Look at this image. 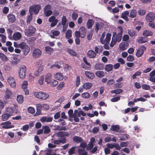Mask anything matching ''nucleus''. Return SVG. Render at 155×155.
Instances as JSON below:
<instances>
[{
	"label": "nucleus",
	"mask_w": 155,
	"mask_h": 155,
	"mask_svg": "<svg viewBox=\"0 0 155 155\" xmlns=\"http://www.w3.org/2000/svg\"><path fill=\"white\" fill-rule=\"evenodd\" d=\"M33 94L35 97L41 99L45 100L49 97L48 94L41 91L35 92Z\"/></svg>",
	"instance_id": "1"
},
{
	"label": "nucleus",
	"mask_w": 155,
	"mask_h": 155,
	"mask_svg": "<svg viewBox=\"0 0 155 155\" xmlns=\"http://www.w3.org/2000/svg\"><path fill=\"white\" fill-rule=\"evenodd\" d=\"M19 47L20 48L23 50L24 54L25 55H27L29 52L30 48L25 43L21 42L19 44Z\"/></svg>",
	"instance_id": "2"
},
{
	"label": "nucleus",
	"mask_w": 155,
	"mask_h": 155,
	"mask_svg": "<svg viewBox=\"0 0 155 155\" xmlns=\"http://www.w3.org/2000/svg\"><path fill=\"white\" fill-rule=\"evenodd\" d=\"M41 8V7L39 5H33L30 7L29 12L31 14H33L34 13L36 15L38 14Z\"/></svg>",
	"instance_id": "3"
},
{
	"label": "nucleus",
	"mask_w": 155,
	"mask_h": 155,
	"mask_svg": "<svg viewBox=\"0 0 155 155\" xmlns=\"http://www.w3.org/2000/svg\"><path fill=\"white\" fill-rule=\"evenodd\" d=\"M26 70V68L25 66L22 65L20 67L19 71V76L20 79H23L25 78Z\"/></svg>",
	"instance_id": "4"
},
{
	"label": "nucleus",
	"mask_w": 155,
	"mask_h": 155,
	"mask_svg": "<svg viewBox=\"0 0 155 155\" xmlns=\"http://www.w3.org/2000/svg\"><path fill=\"white\" fill-rule=\"evenodd\" d=\"M36 30L35 28L32 26H30L28 29L25 30V33L26 35L29 37L31 36Z\"/></svg>",
	"instance_id": "5"
},
{
	"label": "nucleus",
	"mask_w": 155,
	"mask_h": 155,
	"mask_svg": "<svg viewBox=\"0 0 155 155\" xmlns=\"http://www.w3.org/2000/svg\"><path fill=\"white\" fill-rule=\"evenodd\" d=\"M118 29L120 31V32L118 33L114 38L118 42H120L122 38V34L123 32V29L121 27H118Z\"/></svg>",
	"instance_id": "6"
},
{
	"label": "nucleus",
	"mask_w": 155,
	"mask_h": 155,
	"mask_svg": "<svg viewBox=\"0 0 155 155\" xmlns=\"http://www.w3.org/2000/svg\"><path fill=\"white\" fill-rule=\"evenodd\" d=\"M51 7L50 5H47L44 8V12L45 15L46 16H49L51 15L52 12L50 10Z\"/></svg>",
	"instance_id": "7"
},
{
	"label": "nucleus",
	"mask_w": 155,
	"mask_h": 155,
	"mask_svg": "<svg viewBox=\"0 0 155 155\" xmlns=\"http://www.w3.org/2000/svg\"><path fill=\"white\" fill-rule=\"evenodd\" d=\"M7 81L12 87L14 88L16 87L15 81L13 77L11 76H9L8 79Z\"/></svg>",
	"instance_id": "8"
},
{
	"label": "nucleus",
	"mask_w": 155,
	"mask_h": 155,
	"mask_svg": "<svg viewBox=\"0 0 155 155\" xmlns=\"http://www.w3.org/2000/svg\"><path fill=\"white\" fill-rule=\"evenodd\" d=\"M155 18L154 14L152 12H149L146 16V20L148 22H152Z\"/></svg>",
	"instance_id": "9"
},
{
	"label": "nucleus",
	"mask_w": 155,
	"mask_h": 155,
	"mask_svg": "<svg viewBox=\"0 0 155 155\" xmlns=\"http://www.w3.org/2000/svg\"><path fill=\"white\" fill-rule=\"evenodd\" d=\"M21 34L20 32H16L13 34L12 38H10L9 36V38L10 39L11 38L12 39L13 38L14 40L18 41L21 39Z\"/></svg>",
	"instance_id": "10"
},
{
	"label": "nucleus",
	"mask_w": 155,
	"mask_h": 155,
	"mask_svg": "<svg viewBox=\"0 0 155 155\" xmlns=\"http://www.w3.org/2000/svg\"><path fill=\"white\" fill-rule=\"evenodd\" d=\"M11 124L10 121H7L1 124V125H2V128L7 129L14 127L13 126L10 125Z\"/></svg>",
	"instance_id": "11"
},
{
	"label": "nucleus",
	"mask_w": 155,
	"mask_h": 155,
	"mask_svg": "<svg viewBox=\"0 0 155 155\" xmlns=\"http://www.w3.org/2000/svg\"><path fill=\"white\" fill-rule=\"evenodd\" d=\"M53 118L51 117L44 116L42 117L40 119V121L42 123L51 122Z\"/></svg>",
	"instance_id": "12"
},
{
	"label": "nucleus",
	"mask_w": 155,
	"mask_h": 155,
	"mask_svg": "<svg viewBox=\"0 0 155 155\" xmlns=\"http://www.w3.org/2000/svg\"><path fill=\"white\" fill-rule=\"evenodd\" d=\"M41 54V51L38 49H35L33 52V56L34 58H38Z\"/></svg>",
	"instance_id": "13"
},
{
	"label": "nucleus",
	"mask_w": 155,
	"mask_h": 155,
	"mask_svg": "<svg viewBox=\"0 0 155 155\" xmlns=\"http://www.w3.org/2000/svg\"><path fill=\"white\" fill-rule=\"evenodd\" d=\"M53 142L55 145H59L61 143L64 144L66 143V139L65 138H63L59 140H54Z\"/></svg>",
	"instance_id": "14"
},
{
	"label": "nucleus",
	"mask_w": 155,
	"mask_h": 155,
	"mask_svg": "<svg viewBox=\"0 0 155 155\" xmlns=\"http://www.w3.org/2000/svg\"><path fill=\"white\" fill-rule=\"evenodd\" d=\"M129 47V44L127 43L122 42L119 45L120 49L122 51L126 49Z\"/></svg>",
	"instance_id": "15"
},
{
	"label": "nucleus",
	"mask_w": 155,
	"mask_h": 155,
	"mask_svg": "<svg viewBox=\"0 0 155 155\" xmlns=\"http://www.w3.org/2000/svg\"><path fill=\"white\" fill-rule=\"evenodd\" d=\"M145 47L144 46L141 47L138 49L136 54V56L138 57H140L143 53L144 50H145Z\"/></svg>",
	"instance_id": "16"
},
{
	"label": "nucleus",
	"mask_w": 155,
	"mask_h": 155,
	"mask_svg": "<svg viewBox=\"0 0 155 155\" xmlns=\"http://www.w3.org/2000/svg\"><path fill=\"white\" fill-rule=\"evenodd\" d=\"M52 74L51 73H48L45 76V81L47 84H49L50 82L52 80Z\"/></svg>",
	"instance_id": "17"
},
{
	"label": "nucleus",
	"mask_w": 155,
	"mask_h": 155,
	"mask_svg": "<svg viewBox=\"0 0 155 155\" xmlns=\"http://www.w3.org/2000/svg\"><path fill=\"white\" fill-rule=\"evenodd\" d=\"M79 32L81 33V37L82 38L84 37L86 34V30L85 28L83 26L80 27Z\"/></svg>",
	"instance_id": "18"
},
{
	"label": "nucleus",
	"mask_w": 155,
	"mask_h": 155,
	"mask_svg": "<svg viewBox=\"0 0 155 155\" xmlns=\"http://www.w3.org/2000/svg\"><path fill=\"white\" fill-rule=\"evenodd\" d=\"M74 114L77 116L78 117H80L81 115L83 116H85L86 115V114L82 110L79 111L78 110H75L74 111Z\"/></svg>",
	"instance_id": "19"
},
{
	"label": "nucleus",
	"mask_w": 155,
	"mask_h": 155,
	"mask_svg": "<svg viewBox=\"0 0 155 155\" xmlns=\"http://www.w3.org/2000/svg\"><path fill=\"white\" fill-rule=\"evenodd\" d=\"M87 55L89 58H94L96 55V54L95 51L92 50H89L87 52Z\"/></svg>",
	"instance_id": "20"
},
{
	"label": "nucleus",
	"mask_w": 155,
	"mask_h": 155,
	"mask_svg": "<svg viewBox=\"0 0 155 155\" xmlns=\"http://www.w3.org/2000/svg\"><path fill=\"white\" fill-rule=\"evenodd\" d=\"M9 22L13 23L16 20L15 16L12 14H8L7 16Z\"/></svg>",
	"instance_id": "21"
},
{
	"label": "nucleus",
	"mask_w": 155,
	"mask_h": 155,
	"mask_svg": "<svg viewBox=\"0 0 155 155\" xmlns=\"http://www.w3.org/2000/svg\"><path fill=\"white\" fill-rule=\"evenodd\" d=\"M14 107H8L6 109V112L10 116L12 115L14 112Z\"/></svg>",
	"instance_id": "22"
},
{
	"label": "nucleus",
	"mask_w": 155,
	"mask_h": 155,
	"mask_svg": "<svg viewBox=\"0 0 155 155\" xmlns=\"http://www.w3.org/2000/svg\"><path fill=\"white\" fill-rule=\"evenodd\" d=\"M129 14V12L128 11H125L123 12L121 15V18H123L126 21H128L129 20L128 18L127 17V16Z\"/></svg>",
	"instance_id": "23"
},
{
	"label": "nucleus",
	"mask_w": 155,
	"mask_h": 155,
	"mask_svg": "<svg viewBox=\"0 0 155 155\" xmlns=\"http://www.w3.org/2000/svg\"><path fill=\"white\" fill-rule=\"evenodd\" d=\"M54 78L57 80L61 81L63 79L64 76L60 73H57L54 75Z\"/></svg>",
	"instance_id": "24"
},
{
	"label": "nucleus",
	"mask_w": 155,
	"mask_h": 155,
	"mask_svg": "<svg viewBox=\"0 0 155 155\" xmlns=\"http://www.w3.org/2000/svg\"><path fill=\"white\" fill-rule=\"evenodd\" d=\"M78 153L79 155H87V152L85 149L79 148L78 149Z\"/></svg>",
	"instance_id": "25"
},
{
	"label": "nucleus",
	"mask_w": 155,
	"mask_h": 155,
	"mask_svg": "<svg viewBox=\"0 0 155 155\" xmlns=\"http://www.w3.org/2000/svg\"><path fill=\"white\" fill-rule=\"evenodd\" d=\"M93 84L92 83L89 82L85 83L82 85V87L84 89L86 90L90 89L92 87Z\"/></svg>",
	"instance_id": "26"
},
{
	"label": "nucleus",
	"mask_w": 155,
	"mask_h": 155,
	"mask_svg": "<svg viewBox=\"0 0 155 155\" xmlns=\"http://www.w3.org/2000/svg\"><path fill=\"white\" fill-rule=\"evenodd\" d=\"M137 14V12L135 9H133L130 11L129 17L132 18H133L136 16Z\"/></svg>",
	"instance_id": "27"
},
{
	"label": "nucleus",
	"mask_w": 155,
	"mask_h": 155,
	"mask_svg": "<svg viewBox=\"0 0 155 155\" xmlns=\"http://www.w3.org/2000/svg\"><path fill=\"white\" fill-rule=\"evenodd\" d=\"M12 93L8 89H7L5 97L6 99H9L12 97Z\"/></svg>",
	"instance_id": "28"
},
{
	"label": "nucleus",
	"mask_w": 155,
	"mask_h": 155,
	"mask_svg": "<svg viewBox=\"0 0 155 155\" xmlns=\"http://www.w3.org/2000/svg\"><path fill=\"white\" fill-rule=\"evenodd\" d=\"M111 35L110 33H108L106 35V38L104 40V44L106 43V44H108L110 40Z\"/></svg>",
	"instance_id": "29"
},
{
	"label": "nucleus",
	"mask_w": 155,
	"mask_h": 155,
	"mask_svg": "<svg viewBox=\"0 0 155 155\" xmlns=\"http://www.w3.org/2000/svg\"><path fill=\"white\" fill-rule=\"evenodd\" d=\"M110 130L113 131L120 132V127L118 125L112 126Z\"/></svg>",
	"instance_id": "30"
},
{
	"label": "nucleus",
	"mask_w": 155,
	"mask_h": 155,
	"mask_svg": "<svg viewBox=\"0 0 155 155\" xmlns=\"http://www.w3.org/2000/svg\"><path fill=\"white\" fill-rule=\"evenodd\" d=\"M153 35V33L149 30H145L143 33V35L145 37H148L150 36H152Z\"/></svg>",
	"instance_id": "31"
},
{
	"label": "nucleus",
	"mask_w": 155,
	"mask_h": 155,
	"mask_svg": "<svg viewBox=\"0 0 155 155\" xmlns=\"http://www.w3.org/2000/svg\"><path fill=\"white\" fill-rule=\"evenodd\" d=\"M17 101L19 104H22L24 101V97L21 95H19L17 96Z\"/></svg>",
	"instance_id": "32"
},
{
	"label": "nucleus",
	"mask_w": 155,
	"mask_h": 155,
	"mask_svg": "<svg viewBox=\"0 0 155 155\" xmlns=\"http://www.w3.org/2000/svg\"><path fill=\"white\" fill-rule=\"evenodd\" d=\"M85 73L89 79H94V74L91 73L90 72L85 71Z\"/></svg>",
	"instance_id": "33"
},
{
	"label": "nucleus",
	"mask_w": 155,
	"mask_h": 155,
	"mask_svg": "<svg viewBox=\"0 0 155 155\" xmlns=\"http://www.w3.org/2000/svg\"><path fill=\"white\" fill-rule=\"evenodd\" d=\"M42 129L44 131V133L45 134L48 133L51 131V130L49 128V127L47 126H45L43 127Z\"/></svg>",
	"instance_id": "34"
},
{
	"label": "nucleus",
	"mask_w": 155,
	"mask_h": 155,
	"mask_svg": "<svg viewBox=\"0 0 155 155\" xmlns=\"http://www.w3.org/2000/svg\"><path fill=\"white\" fill-rule=\"evenodd\" d=\"M43 70V68L40 67L38 68V69L35 71L34 75L35 76H38L40 75Z\"/></svg>",
	"instance_id": "35"
},
{
	"label": "nucleus",
	"mask_w": 155,
	"mask_h": 155,
	"mask_svg": "<svg viewBox=\"0 0 155 155\" xmlns=\"http://www.w3.org/2000/svg\"><path fill=\"white\" fill-rule=\"evenodd\" d=\"M95 74L99 78L103 77L105 75L104 72L102 71H97L96 72Z\"/></svg>",
	"instance_id": "36"
},
{
	"label": "nucleus",
	"mask_w": 155,
	"mask_h": 155,
	"mask_svg": "<svg viewBox=\"0 0 155 155\" xmlns=\"http://www.w3.org/2000/svg\"><path fill=\"white\" fill-rule=\"evenodd\" d=\"M73 140L77 143H80L83 141L82 139L80 137L75 136L73 138Z\"/></svg>",
	"instance_id": "37"
},
{
	"label": "nucleus",
	"mask_w": 155,
	"mask_h": 155,
	"mask_svg": "<svg viewBox=\"0 0 155 155\" xmlns=\"http://www.w3.org/2000/svg\"><path fill=\"white\" fill-rule=\"evenodd\" d=\"M147 38H146L141 37L138 40L137 42L138 43H143L147 42Z\"/></svg>",
	"instance_id": "38"
},
{
	"label": "nucleus",
	"mask_w": 155,
	"mask_h": 155,
	"mask_svg": "<svg viewBox=\"0 0 155 155\" xmlns=\"http://www.w3.org/2000/svg\"><path fill=\"white\" fill-rule=\"evenodd\" d=\"M94 24L93 21L91 19H89L87 23V25L88 28H90L92 27Z\"/></svg>",
	"instance_id": "39"
},
{
	"label": "nucleus",
	"mask_w": 155,
	"mask_h": 155,
	"mask_svg": "<svg viewBox=\"0 0 155 155\" xmlns=\"http://www.w3.org/2000/svg\"><path fill=\"white\" fill-rule=\"evenodd\" d=\"M103 68V64L100 63L97 64L95 66V69L97 70H102Z\"/></svg>",
	"instance_id": "40"
},
{
	"label": "nucleus",
	"mask_w": 155,
	"mask_h": 155,
	"mask_svg": "<svg viewBox=\"0 0 155 155\" xmlns=\"http://www.w3.org/2000/svg\"><path fill=\"white\" fill-rule=\"evenodd\" d=\"M113 65L111 64H108L106 65L105 69V70L108 72L111 71L113 69Z\"/></svg>",
	"instance_id": "41"
},
{
	"label": "nucleus",
	"mask_w": 155,
	"mask_h": 155,
	"mask_svg": "<svg viewBox=\"0 0 155 155\" xmlns=\"http://www.w3.org/2000/svg\"><path fill=\"white\" fill-rule=\"evenodd\" d=\"M52 87H55L58 84V81L56 80L52 79L49 83Z\"/></svg>",
	"instance_id": "42"
},
{
	"label": "nucleus",
	"mask_w": 155,
	"mask_h": 155,
	"mask_svg": "<svg viewBox=\"0 0 155 155\" xmlns=\"http://www.w3.org/2000/svg\"><path fill=\"white\" fill-rule=\"evenodd\" d=\"M66 18L65 16H63L62 17V24L63 26L64 29H63V31H65L66 30Z\"/></svg>",
	"instance_id": "43"
},
{
	"label": "nucleus",
	"mask_w": 155,
	"mask_h": 155,
	"mask_svg": "<svg viewBox=\"0 0 155 155\" xmlns=\"http://www.w3.org/2000/svg\"><path fill=\"white\" fill-rule=\"evenodd\" d=\"M81 97L85 99H87L90 98L91 95L87 92H84L81 94Z\"/></svg>",
	"instance_id": "44"
},
{
	"label": "nucleus",
	"mask_w": 155,
	"mask_h": 155,
	"mask_svg": "<svg viewBox=\"0 0 155 155\" xmlns=\"http://www.w3.org/2000/svg\"><path fill=\"white\" fill-rule=\"evenodd\" d=\"M11 116L7 113L3 114L2 116V119L3 121L7 120Z\"/></svg>",
	"instance_id": "45"
},
{
	"label": "nucleus",
	"mask_w": 155,
	"mask_h": 155,
	"mask_svg": "<svg viewBox=\"0 0 155 155\" xmlns=\"http://www.w3.org/2000/svg\"><path fill=\"white\" fill-rule=\"evenodd\" d=\"M77 146L72 147L69 150L68 153L69 155H72L75 153V149L77 148Z\"/></svg>",
	"instance_id": "46"
},
{
	"label": "nucleus",
	"mask_w": 155,
	"mask_h": 155,
	"mask_svg": "<svg viewBox=\"0 0 155 155\" xmlns=\"http://www.w3.org/2000/svg\"><path fill=\"white\" fill-rule=\"evenodd\" d=\"M0 58L3 61H6L8 60L7 57L2 53H0Z\"/></svg>",
	"instance_id": "47"
},
{
	"label": "nucleus",
	"mask_w": 155,
	"mask_h": 155,
	"mask_svg": "<svg viewBox=\"0 0 155 155\" xmlns=\"http://www.w3.org/2000/svg\"><path fill=\"white\" fill-rule=\"evenodd\" d=\"M128 34L131 37H135L137 35L136 32L133 30L129 31Z\"/></svg>",
	"instance_id": "48"
},
{
	"label": "nucleus",
	"mask_w": 155,
	"mask_h": 155,
	"mask_svg": "<svg viewBox=\"0 0 155 155\" xmlns=\"http://www.w3.org/2000/svg\"><path fill=\"white\" fill-rule=\"evenodd\" d=\"M103 25V24L101 23H97L96 25L95 30L97 31L99 29L102 27Z\"/></svg>",
	"instance_id": "49"
},
{
	"label": "nucleus",
	"mask_w": 155,
	"mask_h": 155,
	"mask_svg": "<svg viewBox=\"0 0 155 155\" xmlns=\"http://www.w3.org/2000/svg\"><path fill=\"white\" fill-rule=\"evenodd\" d=\"M67 51L68 52L72 55L75 56L76 55V52L72 49L68 48L67 49Z\"/></svg>",
	"instance_id": "50"
},
{
	"label": "nucleus",
	"mask_w": 155,
	"mask_h": 155,
	"mask_svg": "<svg viewBox=\"0 0 155 155\" xmlns=\"http://www.w3.org/2000/svg\"><path fill=\"white\" fill-rule=\"evenodd\" d=\"M72 35V31L71 30H68L67 31V32L65 36L66 37L68 38L69 39L71 37Z\"/></svg>",
	"instance_id": "51"
},
{
	"label": "nucleus",
	"mask_w": 155,
	"mask_h": 155,
	"mask_svg": "<svg viewBox=\"0 0 155 155\" xmlns=\"http://www.w3.org/2000/svg\"><path fill=\"white\" fill-rule=\"evenodd\" d=\"M45 51L46 52L49 54L52 53L53 50L52 48L50 47H45Z\"/></svg>",
	"instance_id": "52"
},
{
	"label": "nucleus",
	"mask_w": 155,
	"mask_h": 155,
	"mask_svg": "<svg viewBox=\"0 0 155 155\" xmlns=\"http://www.w3.org/2000/svg\"><path fill=\"white\" fill-rule=\"evenodd\" d=\"M42 61L41 60H39L38 62H37L36 64V67L37 68L41 67L43 69V66L42 65Z\"/></svg>",
	"instance_id": "53"
},
{
	"label": "nucleus",
	"mask_w": 155,
	"mask_h": 155,
	"mask_svg": "<svg viewBox=\"0 0 155 155\" xmlns=\"http://www.w3.org/2000/svg\"><path fill=\"white\" fill-rule=\"evenodd\" d=\"M28 112L32 114H34L35 112V109L32 107H30L28 108Z\"/></svg>",
	"instance_id": "54"
},
{
	"label": "nucleus",
	"mask_w": 155,
	"mask_h": 155,
	"mask_svg": "<svg viewBox=\"0 0 155 155\" xmlns=\"http://www.w3.org/2000/svg\"><path fill=\"white\" fill-rule=\"evenodd\" d=\"M55 127H56V129L59 130H67L66 127H61L60 126H56Z\"/></svg>",
	"instance_id": "55"
},
{
	"label": "nucleus",
	"mask_w": 155,
	"mask_h": 155,
	"mask_svg": "<svg viewBox=\"0 0 155 155\" xmlns=\"http://www.w3.org/2000/svg\"><path fill=\"white\" fill-rule=\"evenodd\" d=\"M122 91V90L121 89H116L112 91H111V93H114L115 94H118L121 93Z\"/></svg>",
	"instance_id": "56"
},
{
	"label": "nucleus",
	"mask_w": 155,
	"mask_h": 155,
	"mask_svg": "<svg viewBox=\"0 0 155 155\" xmlns=\"http://www.w3.org/2000/svg\"><path fill=\"white\" fill-rule=\"evenodd\" d=\"M117 41L113 38H112V40L110 44V47H112L116 44Z\"/></svg>",
	"instance_id": "57"
},
{
	"label": "nucleus",
	"mask_w": 155,
	"mask_h": 155,
	"mask_svg": "<svg viewBox=\"0 0 155 155\" xmlns=\"http://www.w3.org/2000/svg\"><path fill=\"white\" fill-rule=\"evenodd\" d=\"M129 35L127 34H125L123 35L122 40L123 41H127L129 39Z\"/></svg>",
	"instance_id": "58"
},
{
	"label": "nucleus",
	"mask_w": 155,
	"mask_h": 155,
	"mask_svg": "<svg viewBox=\"0 0 155 155\" xmlns=\"http://www.w3.org/2000/svg\"><path fill=\"white\" fill-rule=\"evenodd\" d=\"M87 144L86 143L84 142H82L80 144V146L79 147H77L81 148L82 149H85L86 147Z\"/></svg>",
	"instance_id": "59"
},
{
	"label": "nucleus",
	"mask_w": 155,
	"mask_h": 155,
	"mask_svg": "<svg viewBox=\"0 0 155 155\" xmlns=\"http://www.w3.org/2000/svg\"><path fill=\"white\" fill-rule=\"evenodd\" d=\"M146 100L142 97H140L139 98H137V99H134V102H136L138 101H141L142 102H144Z\"/></svg>",
	"instance_id": "60"
},
{
	"label": "nucleus",
	"mask_w": 155,
	"mask_h": 155,
	"mask_svg": "<svg viewBox=\"0 0 155 155\" xmlns=\"http://www.w3.org/2000/svg\"><path fill=\"white\" fill-rule=\"evenodd\" d=\"M138 14L140 15H143L145 14L146 11L144 10L140 9L138 11Z\"/></svg>",
	"instance_id": "61"
},
{
	"label": "nucleus",
	"mask_w": 155,
	"mask_h": 155,
	"mask_svg": "<svg viewBox=\"0 0 155 155\" xmlns=\"http://www.w3.org/2000/svg\"><path fill=\"white\" fill-rule=\"evenodd\" d=\"M44 77L43 76H41L40 77L38 80V83L40 85H42L44 82Z\"/></svg>",
	"instance_id": "62"
},
{
	"label": "nucleus",
	"mask_w": 155,
	"mask_h": 155,
	"mask_svg": "<svg viewBox=\"0 0 155 155\" xmlns=\"http://www.w3.org/2000/svg\"><path fill=\"white\" fill-rule=\"evenodd\" d=\"M0 37L2 38V41L3 43H5L6 41V37L5 35L0 34Z\"/></svg>",
	"instance_id": "63"
},
{
	"label": "nucleus",
	"mask_w": 155,
	"mask_h": 155,
	"mask_svg": "<svg viewBox=\"0 0 155 155\" xmlns=\"http://www.w3.org/2000/svg\"><path fill=\"white\" fill-rule=\"evenodd\" d=\"M127 59V61L130 62H132L134 60V57L131 55H129Z\"/></svg>",
	"instance_id": "64"
}]
</instances>
